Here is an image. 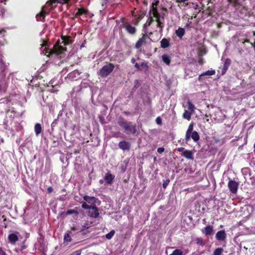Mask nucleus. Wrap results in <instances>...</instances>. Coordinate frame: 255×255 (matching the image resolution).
Masks as SVG:
<instances>
[{
	"label": "nucleus",
	"instance_id": "obj_1",
	"mask_svg": "<svg viewBox=\"0 0 255 255\" xmlns=\"http://www.w3.org/2000/svg\"><path fill=\"white\" fill-rule=\"evenodd\" d=\"M72 41L69 36H62V42H60V40L57 41L55 44L53 46L52 49H49L48 52L46 51L45 54L48 53V55L50 56L53 54L59 55L66 51V46L69 45L71 44Z\"/></svg>",
	"mask_w": 255,
	"mask_h": 255
},
{
	"label": "nucleus",
	"instance_id": "obj_2",
	"mask_svg": "<svg viewBox=\"0 0 255 255\" xmlns=\"http://www.w3.org/2000/svg\"><path fill=\"white\" fill-rule=\"evenodd\" d=\"M117 123L127 134H135L136 133V125L132 124L131 122H128L124 118L120 117L118 120Z\"/></svg>",
	"mask_w": 255,
	"mask_h": 255
},
{
	"label": "nucleus",
	"instance_id": "obj_3",
	"mask_svg": "<svg viewBox=\"0 0 255 255\" xmlns=\"http://www.w3.org/2000/svg\"><path fill=\"white\" fill-rule=\"evenodd\" d=\"M194 124L191 123L188 126L187 130L185 134V141H188L191 138L195 142L198 141L200 139V136L199 133L196 131H193Z\"/></svg>",
	"mask_w": 255,
	"mask_h": 255
},
{
	"label": "nucleus",
	"instance_id": "obj_4",
	"mask_svg": "<svg viewBox=\"0 0 255 255\" xmlns=\"http://www.w3.org/2000/svg\"><path fill=\"white\" fill-rule=\"evenodd\" d=\"M236 12L238 16L241 18L246 19L250 17L251 11L249 8L246 5H240V6L235 7Z\"/></svg>",
	"mask_w": 255,
	"mask_h": 255
},
{
	"label": "nucleus",
	"instance_id": "obj_5",
	"mask_svg": "<svg viewBox=\"0 0 255 255\" xmlns=\"http://www.w3.org/2000/svg\"><path fill=\"white\" fill-rule=\"evenodd\" d=\"M115 65L113 63H109L100 69L99 75L102 78H106L113 71Z\"/></svg>",
	"mask_w": 255,
	"mask_h": 255
},
{
	"label": "nucleus",
	"instance_id": "obj_6",
	"mask_svg": "<svg viewBox=\"0 0 255 255\" xmlns=\"http://www.w3.org/2000/svg\"><path fill=\"white\" fill-rule=\"evenodd\" d=\"M239 186V183L234 180H230L228 183V188L232 194L237 193Z\"/></svg>",
	"mask_w": 255,
	"mask_h": 255
},
{
	"label": "nucleus",
	"instance_id": "obj_7",
	"mask_svg": "<svg viewBox=\"0 0 255 255\" xmlns=\"http://www.w3.org/2000/svg\"><path fill=\"white\" fill-rule=\"evenodd\" d=\"M201 232L206 236H212L214 233V227L213 226L208 225L201 230Z\"/></svg>",
	"mask_w": 255,
	"mask_h": 255
},
{
	"label": "nucleus",
	"instance_id": "obj_8",
	"mask_svg": "<svg viewBox=\"0 0 255 255\" xmlns=\"http://www.w3.org/2000/svg\"><path fill=\"white\" fill-rule=\"evenodd\" d=\"M45 6H43L42 7L41 11L36 15V18L37 21H44L45 16L48 14L49 12L46 11L44 9Z\"/></svg>",
	"mask_w": 255,
	"mask_h": 255
},
{
	"label": "nucleus",
	"instance_id": "obj_9",
	"mask_svg": "<svg viewBox=\"0 0 255 255\" xmlns=\"http://www.w3.org/2000/svg\"><path fill=\"white\" fill-rule=\"evenodd\" d=\"M215 238L218 241H225L227 238V235L225 231L223 230L218 231L216 234Z\"/></svg>",
	"mask_w": 255,
	"mask_h": 255
},
{
	"label": "nucleus",
	"instance_id": "obj_10",
	"mask_svg": "<svg viewBox=\"0 0 255 255\" xmlns=\"http://www.w3.org/2000/svg\"><path fill=\"white\" fill-rule=\"evenodd\" d=\"M123 28H124L127 32L131 35H134L136 32V28L132 26L130 24H125L123 25Z\"/></svg>",
	"mask_w": 255,
	"mask_h": 255
},
{
	"label": "nucleus",
	"instance_id": "obj_11",
	"mask_svg": "<svg viewBox=\"0 0 255 255\" xmlns=\"http://www.w3.org/2000/svg\"><path fill=\"white\" fill-rule=\"evenodd\" d=\"M245 1L246 0H228L229 3L234 8L245 5Z\"/></svg>",
	"mask_w": 255,
	"mask_h": 255
},
{
	"label": "nucleus",
	"instance_id": "obj_12",
	"mask_svg": "<svg viewBox=\"0 0 255 255\" xmlns=\"http://www.w3.org/2000/svg\"><path fill=\"white\" fill-rule=\"evenodd\" d=\"M115 178V176L114 175L108 172L105 174L104 180H105L107 184L111 185L113 184Z\"/></svg>",
	"mask_w": 255,
	"mask_h": 255
},
{
	"label": "nucleus",
	"instance_id": "obj_13",
	"mask_svg": "<svg viewBox=\"0 0 255 255\" xmlns=\"http://www.w3.org/2000/svg\"><path fill=\"white\" fill-rule=\"evenodd\" d=\"M119 147L124 151H128L130 149V144L127 141L123 140L119 143Z\"/></svg>",
	"mask_w": 255,
	"mask_h": 255
},
{
	"label": "nucleus",
	"instance_id": "obj_14",
	"mask_svg": "<svg viewBox=\"0 0 255 255\" xmlns=\"http://www.w3.org/2000/svg\"><path fill=\"white\" fill-rule=\"evenodd\" d=\"M231 64V60L230 58H227L225 60V61L223 63V68H222V70H221L222 75H224L226 73V72H227V70L228 69V68L230 66Z\"/></svg>",
	"mask_w": 255,
	"mask_h": 255
},
{
	"label": "nucleus",
	"instance_id": "obj_15",
	"mask_svg": "<svg viewBox=\"0 0 255 255\" xmlns=\"http://www.w3.org/2000/svg\"><path fill=\"white\" fill-rule=\"evenodd\" d=\"M148 18L146 20V22L143 25L142 29H147V27L152 24V23L154 21V19L152 18V16L151 15V10H149L148 12Z\"/></svg>",
	"mask_w": 255,
	"mask_h": 255
},
{
	"label": "nucleus",
	"instance_id": "obj_16",
	"mask_svg": "<svg viewBox=\"0 0 255 255\" xmlns=\"http://www.w3.org/2000/svg\"><path fill=\"white\" fill-rule=\"evenodd\" d=\"M146 39L145 38V37L142 35L141 38H139L136 42L134 47L137 49H140L143 44H146Z\"/></svg>",
	"mask_w": 255,
	"mask_h": 255
},
{
	"label": "nucleus",
	"instance_id": "obj_17",
	"mask_svg": "<svg viewBox=\"0 0 255 255\" xmlns=\"http://www.w3.org/2000/svg\"><path fill=\"white\" fill-rule=\"evenodd\" d=\"M89 13V11L87 9L81 7V8H78L77 9V12L75 13V17H78L79 16L82 15H88Z\"/></svg>",
	"mask_w": 255,
	"mask_h": 255
},
{
	"label": "nucleus",
	"instance_id": "obj_18",
	"mask_svg": "<svg viewBox=\"0 0 255 255\" xmlns=\"http://www.w3.org/2000/svg\"><path fill=\"white\" fill-rule=\"evenodd\" d=\"M182 155L188 159L194 160L193 152L192 150H185Z\"/></svg>",
	"mask_w": 255,
	"mask_h": 255
},
{
	"label": "nucleus",
	"instance_id": "obj_19",
	"mask_svg": "<svg viewBox=\"0 0 255 255\" xmlns=\"http://www.w3.org/2000/svg\"><path fill=\"white\" fill-rule=\"evenodd\" d=\"M83 199L88 203L91 204L92 205H95L96 198L93 196H89L85 195L83 197Z\"/></svg>",
	"mask_w": 255,
	"mask_h": 255
},
{
	"label": "nucleus",
	"instance_id": "obj_20",
	"mask_svg": "<svg viewBox=\"0 0 255 255\" xmlns=\"http://www.w3.org/2000/svg\"><path fill=\"white\" fill-rule=\"evenodd\" d=\"M92 211H89V216L92 218H97L99 216L98 208L96 206V209H91Z\"/></svg>",
	"mask_w": 255,
	"mask_h": 255
},
{
	"label": "nucleus",
	"instance_id": "obj_21",
	"mask_svg": "<svg viewBox=\"0 0 255 255\" xmlns=\"http://www.w3.org/2000/svg\"><path fill=\"white\" fill-rule=\"evenodd\" d=\"M175 33L177 36L180 38V39H182L183 36L185 34V30L184 28L179 27L177 30H175Z\"/></svg>",
	"mask_w": 255,
	"mask_h": 255
},
{
	"label": "nucleus",
	"instance_id": "obj_22",
	"mask_svg": "<svg viewBox=\"0 0 255 255\" xmlns=\"http://www.w3.org/2000/svg\"><path fill=\"white\" fill-rule=\"evenodd\" d=\"M170 46V40L166 38H163L160 41V47L162 48H166Z\"/></svg>",
	"mask_w": 255,
	"mask_h": 255
},
{
	"label": "nucleus",
	"instance_id": "obj_23",
	"mask_svg": "<svg viewBox=\"0 0 255 255\" xmlns=\"http://www.w3.org/2000/svg\"><path fill=\"white\" fill-rule=\"evenodd\" d=\"M161 59L163 62L167 65H169L171 63V59L167 54H163L161 56Z\"/></svg>",
	"mask_w": 255,
	"mask_h": 255
},
{
	"label": "nucleus",
	"instance_id": "obj_24",
	"mask_svg": "<svg viewBox=\"0 0 255 255\" xmlns=\"http://www.w3.org/2000/svg\"><path fill=\"white\" fill-rule=\"evenodd\" d=\"M70 1V0H49L47 3H49L50 5L52 6L53 4L56 3H68Z\"/></svg>",
	"mask_w": 255,
	"mask_h": 255
},
{
	"label": "nucleus",
	"instance_id": "obj_25",
	"mask_svg": "<svg viewBox=\"0 0 255 255\" xmlns=\"http://www.w3.org/2000/svg\"><path fill=\"white\" fill-rule=\"evenodd\" d=\"M8 239L9 241L11 243H15L17 241H18V237L15 234H11L8 235Z\"/></svg>",
	"mask_w": 255,
	"mask_h": 255
},
{
	"label": "nucleus",
	"instance_id": "obj_26",
	"mask_svg": "<svg viewBox=\"0 0 255 255\" xmlns=\"http://www.w3.org/2000/svg\"><path fill=\"white\" fill-rule=\"evenodd\" d=\"M34 131L36 135H38L42 131V127L41 125L39 123H37L34 126Z\"/></svg>",
	"mask_w": 255,
	"mask_h": 255
},
{
	"label": "nucleus",
	"instance_id": "obj_27",
	"mask_svg": "<svg viewBox=\"0 0 255 255\" xmlns=\"http://www.w3.org/2000/svg\"><path fill=\"white\" fill-rule=\"evenodd\" d=\"M155 21L157 22V27L159 28V32H162L164 27V23L161 21L160 18H157Z\"/></svg>",
	"mask_w": 255,
	"mask_h": 255
},
{
	"label": "nucleus",
	"instance_id": "obj_28",
	"mask_svg": "<svg viewBox=\"0 0 255 255\" xmlns=\"http://www.w3.org/2000/svg\"><path fill=\"white\" fill-rule=\"evenodd\" d=\"M215 70H208L205 72H203L202 74H201L198 78V79L200 80L201 78V77L202 76H212L215 75Z\"/></svg>",
	"mask_w": 255,
	"mask_h": 255
},
{
	"label": "nucleus",
	"instance_id": "obj_29",
	"mask_svg": "<svg viewBox=\"0 0 255 255\" xmlns=\"http://www.w3.org/2000/svg\"><path fill=\"white\" fill-rule=\"evenodd\" d=\"M54 83L55 81L54 80H51L49 83V84L52 87V88L50 90L51 93H56L58 91V90L54 89L55 87L57 86V84Z\"/></svg>",
	"mask_w": 255,
	"mask_h": 255
},
{
	"label": "nucleus",
	"instance_id": "obj_30",
	"mask_svg": "<svg viewBox=\"0 0 255 255\" xmlns=\"http://www.w3.org/2000/svg\"><path fill=\"white\" fill-rule=\"evenodd\" d=\"M191 112H190L187 110H185L183 114V118L188 120H190L191 119Z\"/></svg>",
	"mask_w": 255,
	"mask_h": 255
},
{
	"label": "nucleus",
	"instance_id": "obj_31",
	"mask_svg": "<svg viewBox=\"0 0 255 255\" xmlns=\"http://www.w3.org/2000/svg\"><path fill=\"white\" fill-rule=\"evenodd\" d=\"M82 208L84 209H96V205H88L86 202H83L82 204Z\"/></svg>",
	"mask_w": 255,
	"mask_h": 255
},
{
	"label": "nucleus",
	"instance_id": "obj_32",
	"mask_svg": "<svg viewBox=\"0 0 255 255\" xmlns=\"http://www.w3.org/2000/svg\"><path fill=\"white\" fill-rule=\"evenodd\" d=\"M72 241V238L70 235L69 233H66L64 237V243H69Z\"/></svg>",
	"mask_w": 255,
	"mask_h": 255
},
{
	"label": "nucleus",
	"instance_id": "obj_33",
	"mask_svg": "<svg viewBox=\"0 0 255 255\" xmlns=\"http://www.w3.org/2000/svg\"><path fill=\"white\" fill-rule=\"evenodd\" d=\"M142 31L144 32V33L142 34V35H143V36H144L146 39L149 38L150 36H151L153 34L152 32H148L147 29H142Z\"/></svg>",
	"mask_w": 255,
	"mask_h": 255
},
{
	"label": "nucleus",
	"instance_id": "obj_34",
	"mask_svg": "<svg viewBox=\"0 0 255 255\" xmlns=\"http://www.w3.org/2000/svg\"><path fill=\"white\" fill-rule=\"evenodd\" d=\"M187 106L189 111H190L191 113L194 111L195 108V106L190 101H188L187 102Z\"/></svg>",
	"mask_w": 255,
	"mask_h": 255
},
{
	"label": "nucleus",
	"instance_id": "obj_35",
	"mask_svg": "<svg viewBox=\"0 0 255 255\" xmlns=\"http://www.w3.org/2000/svg\"><path fill=\"white\" fill-rule=\"evenodd\" d=\"M223 251V249L222 248H218L215 249L214 251L213 255H221Z\"/></svg>",
	"mask_w": 255,
	"mask_h": 255
},
{
	"label": "nucleus",
	"instance_id": "obj_36",
	"mask_svg": "<svg viewBox=\"0 0 255 255\" xmlns=\"http://www.w3.org/2000/svg\"><path fill=\"white\" fill-rule=\"evenodd\" d=\"M115 233V231L114 230H112V231H110V233H109L108 234H107L106 235V238L109 240L113 238V237L114 236Z\"/></svg>",
	"mask_w": 255,
	"mask_h": 255
},
{
	"label": "nucleus",
	"instance_id": "obj_37",
	"mask_svg": "<svg viewBox=\"0 0 255 255\" xmlns=\"http://www.w3.org/2000/svg\"><path fill=\"white\" fill-rule=\"evenodd\" d=\"M152 18L155 17V19H157V18H160V14L158 12V10H154V11H153L152 12Z\"/></svg>",
	"mask_w": 255,
	"mask_h": 255
},
{
	"label": "nucleus",
	"instance_id": "obj_38",
	"mask_svg": "<svg viewBox=\"0 0 255 255\" xmlns=\"http://www.w3.org/2000/svg\"><path fill=\"white\" fill-rule=\"evenodd\" d=\"M172 253L173 255H184L183 252L179 249H176Z\"/></svg>",
	"mask_w": 255,
	"mask_h": 255
},
{
	"label": "nucleus",
	"instance_id": "obj_39",
	"mask_svg": "<svg viewBox=\"0 0 255 255\" xmlns=\"http://www.w3.org/2000/svg\"><path fill=\"white\" fill-rule=\"evenodd\" d=\"M78 214V212L77 210H75V209L68 210L66 212V214L67 215H71V214Z\"/></svg>",
	"mask_w": 255,
	"mask_h": 255
},
{
	"label": "nucleus",
	"instance_id": "obj_40",
	"mask_svg": "<svg viewBox=\"0 0 255 255\" xmlns=\"http://www.w3.org/2000/svg\"><path fill=\"white\" fill-rule=\"evenodd\" d=\"M197 244L200 245H204V242L203 239L201 238H197L196 240Z\"/></svg>",
	"mask_w": 255,
	"mask_h": 255
},
{
	"label": "nucleus",
	"instance_id": "obj_41",
	"mask_svg": "<svg viewBox=\"0 0 255 255\" xmlns=\"http://www.w3.org/2000/svg\"><path fill=\"white\" fill-rule=\"evenodd\" d=\"M170 181H169V179H166V180H164L163 181V184H162V186L164 188H166L167 186V185H168Z\"/></svg>",
	"mask_w": 255,
	"mask_h": 255
},
{
	"label": "nucleus",
	"instance_id": "obj_42",
	"mask_svg": "<svg viewBox=\"0 0 255 255\" xmlns=\"http://www.w3.org/2000/svg\"><path fill=\"white\" fill-rule=\"evenodd\" d=\"M150 10H151V13L153 11H154V10H157L156 3H152V6H151V9H150Z\"/></svg>",
	"mask_w": 255,
	"mask_h": 255
},
{
	"label": "nucleus",
	"instance_id": "obj_43",
	"mask_svg": "<svg viewBox=\"0 0 255 255\" xmlns=\"http://www.w3.org/2000/svg\"><path fill=\"white\" fill-rule=\"evenodd\" d=\"M88 224H87V223H85L84 225H83V226H82V228H81V230H80V232H82V231H84V230H86V229H89V227H88Z\"/></svg>",
	"mask_w": 255,
	"mask_h": 255
},
{
	"label": "nucleus",
	"instance_id": "obj_44",
	"mask_svg": "<svg viewBox=\"0 0 255 255\" xmlns=\"http://www.w3.org/2000/svg\"><path fill=\"white\" fill-rule=\"evenodd\" d=\"M140 67L141 68H148L147 63L145 62H143L141 63L140 64Z\"/></svg>",
	"mask_w": 255,
	"mask_h": 255
},
{
	"label": "nucleus",
	"instance_id": "obj_45",
	"mask_svg": "<svg viewBox=\"0 0 255 255\" xmlns=\"http://www.w3.org/2000/svg\"><path fill=\"white\" fill-rule=\"evenodd\" d=\"M155 121L157 125H161L162 124V120L160 117H157Z\"/></svg>",
	"mask_w": 255,
	"mask_h": 255
},
{
	"label": "nucleus",
	"instance_id": "obj_46",
	"mask_svg": "<svg viewBox=\"0 0 255 255\" xmlns=\"http://www.w3.org/2000/svg\"><path fill=\"white\" fill-rule=\"evenodd\" d=\"M164 148L163 147H158L157 149V151L159 153H162V152H164Z\"/></svg>",
	"mask_w": 255,
	"mask_h": 255
},
{
	"label": "nucleus",
	"instance_id": "obj_47",
	"mask_svg": "<svg viewBox=\"0 0 255 255\" xmlns=\"http://www.w3.org/2000/svg\"><path fill=\"white\" fill-rule=\"evenodd\" d=\"M198 63L200 64V65H202L204 63V60H203V58L200 56L199 59H198Z\"/></svg>",
	"mask_w": 255,
	"mask_h": 255
},
{
	"label": "nucleus",
	"instance_id": "obj_48",
	"mask_svg": "<svg viewBox=\"0 0 255 255\" xmlns=\"http://www.w3.org/2000/svg\"><path fill=\"white\" fill-rule=\"evenodd\" d=\"M134 67L137 69L138 70H141L142 68L140 67V64H139L137 63H135Z\"/></svg>",
	"mask_w": 255,
	"mask_h": 255
},
{
	"label": "nucleus",
	"instance_id": "obj_49",
	"mask_svg": "<svg viewBox=\"0 0 255 255\" xmlns=\"http://www.w3.org/2000/svg\"><path fill=\"white\" fill-rule=\"evenodd\" d=\"M0 255H6L5 252L2 250V248L0 247Z\"/></svg>",
	"mask_w": 255,
	"mask_h": 255
},
{
	"label": "nucleus",
	"instance_id": "obj_50",
	"mask_svg": "<svg viewBox=\"0 0 255 255\" xmlns=\"http://www.w3.org/2000/svg\"><path fill=\"white\" fill-rule=\"evenodd\" d=\"M188 0H177V2H178V3H181V2H183L185 4V5H187L188 3H185L186 1H187Z\"/></svg>",
	"mask_w": 255,
	"mask_h": 255
},
{
	"label": "nucleus",
	"instance_id": "obj_51",
	"mask_svg": "<svg viewBox=\"0 0 255 255\" xmlns=\"http://www.w3.org/2000/svg\"><path fill=\"white\" fill-rule=\"evenodd\" d=\"M53 189L52 188V187H49L48 188H47V192L48 193H51L53 192Z\"/></svg>",
	"mask_w": 255,
	"mask_h": 255
},
{
	"label": "nucleus",
	"instance_id": "obj_52",
	"mask_svg": "<svg viewBox=\"0 0 255 255\" xmlns=\"http://www.w3.org/2000/svg\"><path fill=\"white\" fill-rule=\"evenodd\" d=\"M81 252L80 250H77L73 253L74 255H81Z\"/></svg>",
	"mask_w": 255,
	"mask_h": 255
},
{
	"label": "nucleus",
	"instance_id": "obj_53",
	"mask_svg": "<svg viewBox=\"0 0 255 255\" xmlns=\"http://www.w3.org/2000/svg\"><path fill=\"white\" fill-rule=\"evenodd\" d=\"M138 84H139L138 80H136L135 81V82H134V87L135 88H137L139 86Z\"/></svg>",
	"mask_w": 255,
	"mask_h": 255
},
{
	"label": "nucleus",
	"instance_id": "obj_54",
	"mask_svg": "<svg viewBox=\"0 0 255 255\" xmlns=\"http://www.w3.org/2000/svg\"><path fill=\"white\" fill-rule=\"evenodd\" d=\"M208 10H209V12L208 13V15H211L212 13L213 12V10L212 8H210V6H208Z\"/></svg>",
	"mask_w": 255,
	"mask_h": 255
},
{
	"label": "nucleus",
	"instance_id": "obj_55",
	"mask_svg": "<svg viewBox=\"0 0 255 255\" xmlns=\"http://www.w3.org/2000/svg\"><path fill=\"white\" fill-rule=\"evenodd\" d=\"M177 150L179 152H182V151H185V150H184V147H179L177 149Z\"/></svg>",
	"mask_w": 255,
	"mask_h": 255
},
{
	"label": "nucleus",
	"instance_id": "obj_56",
	"mask_svg": "<svg viewBox=\"0 0 255 255\" xmlns=\"http://www.w3.org/2000/svg\"><path fill=\"white\" fill-rule=\"evenodd\" d=\"M135 59L134 58H132L131 59V62L132 63H135Z\"/></svg>",
	"mask_w": 255,
	"mask_h": 255
},
{
	"label": "nucleus",
	"instance_id": "obj_57",
	"mask_svg": "<svg viewBox=\"0 0 255 255\" xmlns=\"http://www.w3.org/2000/svg\"><path fill=\"white\" fill-rule=\"evenodd\" d=\"M71 230L72 231H77V229L76 228L74 227H73L71 228Z\"/></svg>",
	"mask_w": 255,
	"mask_h": 255
},
{
	"label": "nucleus",
	"instance_id": "obj_58",
	"mask_svg": "<svg viewBox=\"0 0 255 255\" xmlns=\"http://www.w3.org/2000/svg\"><path fill=\"white\" fill-rule=\"evenodd\" d=\"M0 63L1 65H3L4 64V62L3 61L2 59H0Z\"/></svg>",
	"mask_w": 255,
	"mask_h": 255
},
{
	"label": "nucleus",
	"instance_id": "obj_59",
	"mask_svg": "<svg viewBox=\"0 0 255 255\" xmlns=\"http://www.w3.org/2000/svg\"><path fill=\"white\" fill-rule=\"evenodd\" d=\"M4 32H5V31L4 29H2V30H0V34H1Z\"/></svg>",
	"mask_w": 255,
	"mask_h": 255
},
{
	"label": "nucleus",
	"instance_id": "obj_60",
	"mask_svg": "<svg viewBox=\"0 0 255 255\" xmlns=\"http://www.w3.org/2000/svg\"><path fill=\"white\" fill-rule=\"evenodd\" d=\"M99 182L100 184H102L104 183V180L103 179H101L99 180Z\"/></svg>",
	"mask_w": 255,
	"mask_h": 255
},
{
	"label": "nucleus",
	"instance_id": "obj_61",
	"mask_svg": "<svg viewBox=\"0 0 255 255\" xmlns=\"http://www.w3.org/2000/svg\"><path fill=\"white\" fill-rule=\"evenodd\" d=\"M253 47L254 48V50H255V41H254V42Z\"/></svg>",
	"mask_w": 255,
	"mask_h": 255
},
{
	"label": "nucleus",
	"instance_id": "obj_62",
	"mask_svg": "<svg viewBox=\"0 0 255 255\" xmlns=\"http://www.w3.org/2000/svg\"><path fill=\"white\" fill-rule=\"evenodd\" d=\"M57 142H56V141H54V142H53V144H54V146H56V145H57V144H56Z\"/></svg>",
	"mask_w": 255,
	"mask_h": 255
},
{
	"label": "nucleus",
	"instance_id": "obj_63",
	"mask_svg": "<svg viewBox=\"0 0 255 255\" xmlns=\"http://www.w3.org/2000/svg\"><path fill=\"white\" fill-rule=\"evenodd\" d=\"M24 249H25V246H23L21 247V250H23Z\"/></svg>",
	"mask_w": 255,
	"mask_h": 255
},
{
	"label": "nucleus",
	"instance_id": "obj_64",
	"mask_svg": "<svg viewBox=\"0 0 255 255\" xmlns=\"http://www.w3.org/2000/svg\"><path fill=\"white\" fill-rule=\"evenodd\" d=\"M46 45V42H44V43H43L42 46H45Z\"/></svg>",
	"mask_w": 255,
	"mask_h": 255
}]
</instances>
